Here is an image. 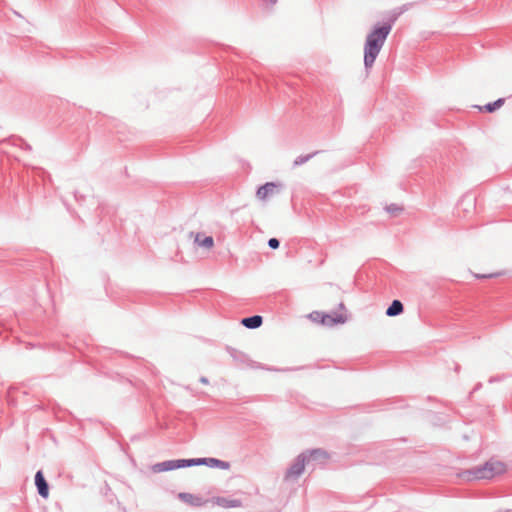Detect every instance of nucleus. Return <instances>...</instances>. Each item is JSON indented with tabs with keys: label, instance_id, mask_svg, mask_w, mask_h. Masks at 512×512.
Wrapping results in <instances>:
<instances>
[{
	"label": "nucleus",
	"instance_id": "1",
	"mask_svg": "<svg viewBox=\"0 0 512 512\" xmlns=\"http://www.w3.org/2000/svg\"><path fill=\"white\" fill-rule=\"evenodd\" d=\"M390 31V25H383L381 27L374 28L367 35L364 45V65L367 69H370L373 66Z\"/></svg>",
	"mask_w": 512,
	"mask_h": 512
},
{
	"label": "nucleus",
	"instance_id": "2",
	"mask_svg": "<svg viewBox=\"0 0 512 512\" xmlns=\"http://www.w3.org/2000/svg\"><path fill=\"white\" fill-rule=\"evenodd\" d=\"M472 273L476 278H494L501 275L500 272H493L490 269V258L485 252H477L471 259Z\"/></svg>",
	"mask_w": 512,
	"mask_h": 512
},
{
	"label": "nucleus",
	"instance_id": "3",
	"mask_svg": "<svg viewBox=\"0 0 512 512\" xmlns=\"http://www.w3.org/2000/svg\"><path fill=\"white\" fill-rule=\"evenodd\" d=\"M326 458L327 453L320 449L303 453L296 459L295 463L290 467L286 476L288 478L297 477L304 471L306 463Z\"/></svg>",
	"mask_w": 512,
	"mask_h": 512
},
{
	"label": "nucleus",
	"instance_id": "4",
	"mask_svg": "<svg viewBox=\"0 0 512 512\" xmlns=\"http://www.w3.org/2000/svg\"><path fill=\"white\" fill-rule=\"evenodd\" d=\"M507 471L505 463L498 460H490L485 464L474 468L471 474L476 479H491L504 474Z\"/></svg>",
	"mask_w": 512,
	"mask_h": 512
},
{
	"label": "nucleus",
	"instance_id": "5",
	"mask_svg": "<svg viewBox=\"0 0 512 512\" xmlns=\"http://www.w3.org/2000/svg\"><path fill=\"white\" fill-rule=\"evenodd\" d=\"M278 185L273 182H267L266 184L260 186L256 192V198L266 203L272 200L278 194Z\"/></svg>",
	"mask_w": 512,
	"mask_h": 512
},
{
	"label": "nucleus",
	"instance_id": "6",
	"mask_svg": "<svg viewBox=\"0 0 512 512\" xmlns=\"http://www.w3.org/2000/svg\"><path fill=\"white\" fill-rule=\"evenodd\" d=\"M339 308H340V310H342V312H335L332 315L324 313L322 325L331 327V326L338 325V324H344L348 318L347 314L345 312L344 304L341 303L339 305Z\"/></svg>",
	"mask_w": 512,
	"mask_h": 512
},
{
	"label": "nucleus",
	"instance_id": "7",
	"mask_svg": "<svg viewBox=\"0 0 512 512\" xmlns=\"http://www.w3.org/2000/svg\"><path fill=\"white\" fill-rule=\"evenodd\" d=\"M214 505L221 508H239L242 506V502L239 499L227 498V497H215L211 500Z\"/></svg>",
	"mask_w": 512,
	"mask_h": 512
},
{
	"label": "nucleus",
	"instance_id": "8",
	"mask_svg": "<svg viewBox=\"0 0 512 512\" xmlns=\"http://www.w3.org/2000/svg\"><path fill=\"white\" fill-rule=\"evenodd\" d=\"M178 497L184 503L195 507L202 506L206 502L202 497L191 493H180Z\"/></svg>",
	"mask_w": 512,
	"mask_h": 512
},
{
	"label": "nucleus",
	"instance_id": "9",
	"mask_svg": "<svg viewBox=\"0 0 512 512\" xmlns=\"http://www.w3.org/2000/svg\"><path fill=\"white\" fill-rule=\"evenodd\" d=\"M195 243L206 250H211L214 246V240L211 236H204L201 233H192Z\"/></svg>",
	"mask_w": 512,
	"mask_h": 512
},
{
	"label": "nucleus",
	"instance_id": "10",
	"mask_svg": "<svg viewBox=\"0 0 512 512\" xmlns=\"http://www.w3.org/2000/svg\"><path fill=\"white\" fill-rule=\"evenodd\" d=\"M35 484L37 486L38 493L43 498H47L49 496V488H48V484L44 478V475L41 471H38L35 475Z\"/></svg>",
	"mask_w": 512,
	"mask_h": 512
},
{
	"label": "nucleus",
	"instance_id": "11",
	"mask_svg": "<svg viewBox=\"0 0 512 512\" xmlns=\"http://www.w3.org/2000/svg\"><path fill=\"white\" fill-rule=\"evenodd\" d=\"M179 464L178 460L165 461L161 463H157L152 467V470L156 473L165 472L169 470L178 469Z\"/></svg>",
	"mask_w": 512,
	"mask_h": 512
},
{
	"label": "nucleus",
	"instance_id": "12",
	"mask_svg": "<svg viewBox=\"0 0 512 512\" xmlns=\"http://www.w3.org/2000/svg\"><path fill=\"white\" fill-rule=\"evenodd\" d=\"M505 103V99L504 98H499L497 99L496 101L492 102V103H488L484 106H475L480 112H486V113H493L495 112L496 110L500 109Z\"/></svg>",
	"mask_w": 512,
	"mask_h": 512
},
{
	"label": "nucleus",
	"instance_id": "13",
	"mask_svg": "<svg viewBox=\"0 0 512 512\" xmlns=\"http://www.w3.org/2000/svg\"><path fill=\"white\" fill-rule=\"evenodd\" d=\"M203 465L218 468L221 470H228L230 468V463L226 461H222L216 458H203Z\"/></svg>",
	"mask_w": 512,
	"mask_h": 512
},
{
	"label": "nucleus",
	"instance_id": "14",
	"mask_svg": "<svg viewBox=\"0 0 512 512\" xmlns=\"http://www.w3.org/2000/svg\"><path fill=\"white\" fill-rule=\"evenodd\" d=\"M262 317L259 315H255L248 318H243L241 323L247 328L254 329L258 328L262 325Z\"/></svg>",
	"mask_w": 512,
	"mask_h": 512
},
{
	"label": "nucleus",
	"instance_id": "15",
	"mask_svg": "<svg viewBox=\"0 0 512 512\" xmlns=\"http://www.w3.org/2000/svg\"><path fill=\"white\" fill-rule=\"evenodd\" d=\"M403 312V305L399 300H394L386 310V314L390 317L399 315Z\"/></svg>",
	"mask_w": 512,
	"mask_h": 512
},
{
	"label": "nucleus",
	"instance_id": "16",
	"mask_svg": "<svg viewBox=\"0 0 512 512\" xmlns=\"http://www.w3.org/2000/svg\"><path fill=\"white\" fill-rule=\"evenodd\" d=\"M179 468L203 465V458L178 460Z\"/></svg>",
	"mask_w": 512,
	"mask_h": 512
},
{
	"label": "nucleus",
	"instance_id": "17",
	"mask_svg": "<svg viewBox=\"0 0 512 512\" xmlns=\"http://www.w3.org/2000/svg\"><path fill=\"white\" fill-rule=\"evenodd\" d=\"M312 322L322 324L324 313L319 311H313L307 316Z\"/></svg>",
	"mask_w": 512,
	"mask_h": 512
},
{
	"label": "nucleus",
	"instance_id": "18",
	"mask_svg": "<svg viewBox=\"0 0 512 512\" xmlns=\"http://www.w3.org/2000/svg\"><path fill=\"white\" fill-rule=\"evenodd\" d=\"M312 154L300 155L294 160V165L299 166L308 162L312 158Z\"/></svg>",
	"mask_w": 512,
	"mask_h": 512
},
{
	"label": "nucleus",
	"instance_id": "19",
	"mask_svg": "<svg viewBox=\"0 0 512 512\" xmlns=\"http://www.w3.org/2000/svg\"><path fill=\"white\" fill-rule=\"evenodd\" d=\"M268 245L272 248V249H277L279 247V241L276 239V238H271L269 241H268Z\"/></svg>",
	"mask_w": 512,
	"mask_h": 512
},
{
	"label": "nucleus",
	"instance_id": "20",
	"mask_svg": "<svg viewBox=\"0 0 512 512\" xmlns=\"http://www.w3.org/2000/svg\"><path fill=\"white\" fill-rule=\"evenodd\" d=\"M200 382L205 385L209 384V380L206 377H201Z\"/></svg>",
	"mask_w": 512,
	"mask_h": 512
}]
</instances>
